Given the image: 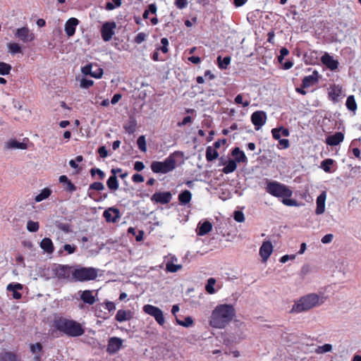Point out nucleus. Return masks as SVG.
<instances>
[{
  "mask_svg": "<svg viewBox=\"0 0 361 361\" xmlns=\"http://www.w3.org/2000/svg\"><path fill=\"white\" fill-rule=\"evenodd\" d=\"M235 315V310L232 305H219L212 312L209 324L213 328L224 329Z\"/></svg>",
  "mask_w": 361,
  "mask_h": 361,
  "instance_id": "1",
  "label": "nucleus"
},
{
  "mask_svg": "<svg viewBox=\"0 0 361 361\" xmlns=\"http://www.w3.org/2000/svg\"><path fill=\"white\" fill-rule=\"evenodd\" d=\"M267 192L277 198H282V203L286 206L296 207L298 205L295 200L290 199L293 191L288 186L279 182L267 180L265 188Z\"/></svg>",
  "mask_w": 361,
  "mask_h": 361,
  "instance_id": "2",
  "label": "nucleus"
},
{
  "mask_svg": "<svg viewBox=\"0 0 361 361\" xmlns=\"http://www.w3.org/2000/svg\"><path fill=\"white\" fill-rule=\"evenodd\" d=\"M327 297L324 295H304L295 302L290 312L299 313L307 311L324 302Z\"/></svg>",
  "mask_w": 361,
  "mask_h": 361,
  "instance_id": "3",
  "label": "nucleus"
},
{
  "mask_svg": "<svg viewBox=\"0 0 361 361\" xmlns=\"http://www.w3.org/2000/svg\"><path fill=\"white\" fill-rule=\"evenodd\" d=\"M173 153L166 157L163 161H154L152 162L150 168L154 173L166 174L176 168V160Z\"/></svg>",
  "mask_w": 361,
  "mask_h": 361,
  "instance_id": "4",
  "label": "nucleus"
},
{
  "mask_svg": "<svg viewBox=\"0 0 361 361\" xmlns=\"http://www.w3.org/2000/svg\"><path fill=\"white\" fill-rule=\"evenodd\" d=\"M97 275L98 270L93 267H79L71 271L72 279L75 281L94 280Z\"/></svg>",
  "mask_w": 361,
  "mask_h": 361,
  "instance_id": "5",
  "label": "nucleus"
},
{
  "mask_svg": "<svg viewBox=\"0 0 361 361\" xmlns=\"http://www.w3.org/2000/svg\"><path fill=\"white\" fill-rule=\"evenodd\" d=\"M72 324L73 320L60 317H55L52 323V326L66 335L71 336Z\"/></svg>",
  "mask_w": 361,
  "mask_h": 361,
  "instance_id": "6",
  "label": "nucleus"
},
{
  "mask_svg": "<svg viewBox=\"0 0 361 361\" xmlns=\"http://www.w3.org/2000/svg\"><path fill=\"white\" fill-rule=\"evenodd\" d=\"M143 311L153 317L159 325L162 326L165 323L163 312L159 307L151 305H145L143 307Z\"/></svg>",
  "mask_w": 361,
  "mask_h": 361,
  "instance_id": "7",
  "label": "nucleus"
},
{
  "mask_svg": "<svg viewBox=\"0 0 361 361\" xmlns=\"http://www.w3.org/2000/svg\"><path fill=\"white\" fill-rule=\"evenodd\" d=\"M51 271L58 279H68L73 270L69 265L54 264L51 267Z\"/></svg>",
  "mask_w": 361,
  "mask_h": 361,
  "instance_id": "8",
  "label": "nucleus"
},
{
  "mask_svg": "<svg viewBox=\"0 0 361 361\" xmlns=\"http://www.w3.org/2000/svg\"><path fill=\"white\" fill-rule=\"evenodd\" d=\"M267 114L263 111H256L251 115V121L256 130H259L267 121Z\"/></svg>",
  "mask_w": 361,
  "mask_h": 361,
  "instance_id": "9",
  "label": "nucleus"
},
{
  "mask_svg": "<svg viewBox=\"0 0 361 361\" xmlns=\"http://www.w3.org/2000/svg\"><path fill=\"white\" fill-rule=\"evenodd\" d=\"M116 23L114 22H106L101 28V35L104 42H109L114 35Z\"/></svg>",
  "mask_w": 361,
  "mask_h": 361,
  "instance_id": "10",
  "label": "nucleus"
},
{
  "mask_svg": "<svg viewBox=\"0 0 361 361\" xmlns=\"http://www.w3.org/2000/svg\"><path fill=\"white\" fill-rule=\"evenodd\" d=\"M103 216L108 223H116L121 218V213L118 209L109 207L103 213Z\"/></svg>",
  "mask_w": 361,
  "mask_h": 361,
  "instance_id": "11",
  "label": "nucleus"
},
{
  "mask_svg": "<svg viewBox=\"0 0 361 361\" xmlns=\"http://www.w3.org/2000/svg\"><path fill=\"white\" fill-rule=\"evenodd\" d=\"M172 195L170 192H157L151 197L152 202L160 203L162 204H168L171 202Z\"/></svg>",
  "mask_w": 361,
  "mask_h": 361,
  "instance_id": "12",
  "label": "nucleus"
},
{
  "mask_svg": "<svg viewBox=\"0 0 361 361\" xmlns=\"http://www.w3.org/2000/svg\"><path fill=\"white\" fill-rule=\"evenodd\" d=\"M123 340L118 337L109 338L107 345V352L110 354L116 353L122 346Z\"/></svg>",
  "mask_w": 361,
  "mask_h": 361,
  "instance_id": "13",
  "label": "nucleus"
},
{
  "mask_svg": "<svg viewBox=\"0 0 361 361\" xmlns=\"http://www.w3.org/2000/svg\"><path fill=\"white\" fill-rule=\"evenodd\" d=\"M273 251V246L270 241H265L259 248V255L263 262H267Z\"/></svg>",
  "mask_w": 361,
  "mask_h": 361,
  "instance_id": "14",
  "label": "nucleus"
},
{
  "mask_svg": "<svg viewBox=\"0 0 361 361\" xmlns=\"http://www.w3.org/2000/svg\"><path fill=\"white\" fill-rule=\"evenodd\" d=\"M319 81V73L317 71H314L312 75L305 76L302 80V87L303 88H308Z\"/></svg>",
  "mask_w": 361,
  "mask_h": 361,
  "instance_id": "15",
  "label": "nucleus"
},
{
  "mask_svg": "<svg viewBox=\"0 0 361 361\" xmlns=\"http://www.w3.org/2000/svg\"><path fill=\"white\" fill-rule=\"evenodd\" d=\"M80 21L75 18H69L65 24V32L68 37H72L75 32L76 26Z\"/></svg>",
  "mask_w": 361,
  "mask_h": 361,
  "instance_id": "16",
  "label": "nucleus"
},
{
  "mask_svg": "<svg viewBox=\"0 0 361 361\" xmlns=\"http://www.w3.org/2000/svg\"><path fill=\"white\" fill-rule=\"evenodd\" d=\"M344 135L341 132H337L334 135H329L326 139V143L330 146H336L343 141Z\"/></svg>",
  "mask_w": 361,
  "mask_h": 361,
  "instance_id": "17",
  "label": "nucleus"
},
{
  "mask_svg": "<svg viewBox=\"0 0 361 361\" xmlns=\"http://www.w3.org/2000/svg\"><path fill=\"white\" fill-rule=\"evenodd\" d=\"M28 27H23L18 28L16 32V37L23 41L24 42H30L33 39V36L29 34Z\"/></svg>",
  "mask_w": 361,
  "mask_h": 361,
  "instance_id": "18",
  "label": "nucleus"
},
{
  "mask_svg": "<svg viewBox=\"0 0 361 361\" xmlns=\"http://www.w3.org/2000/svg\"><path fill=\"white\" fill-rule=\"evenodd\" d=\"M326 192H322L317 198V208L315 210V213L317 214H322L325 211V201H326Z\"/></svg>",
  "mask_w": 361,
  "mask_h": 361,
  "instance_id": "19",
  "label": "nucleus"
},
{
  "mask_svg": "<svg viewBox=\"0 0 361 361\" xmlns=\"http://www.w3.org/2000/svg\"><path fill=\"white\" fill-rule=\"evenodd\" d=\"M232 156L235 157L234 160L237 163H247V158L245 156L243 151L240 150V149L238 147H235L231 152Z\"/></svg>",
  "mask_w": 361,
  "mask_h": 361,
  "instance_id": "20",
  "label": "nucleus"
},
{
  "mask_svg": "<svg viewBox=\"0 0 361 361\" xmlns=\"http://www.w3.org/2000/svg\"><path fill=\"white\" fill-rule=\"evenodd\" d=\"M322 63L326 66L330 70L334 71L338 68V62L334 60L332 56L325 54L322 58Z\"/></svg>",
  "mask_w": 361,
  "mask_h": 361,
  "instance_id": "21",
  "label": "nucleus"
},
{
  "mask_svg": "<svg viewBox=\"0 0 361 361\" xmlns=\"http://www.w3.org/2000/svg\"><path fill=\"white\" fill-rule=\"evenodd\" d=\"M41 248L48 254L54 252V247L51 240L49 238H44L40 243Z\"/></svg>",
  "mask_w": 361,
  "mask_h": 361,
  "instance_id": "22",
  "label": "nucleus"
},
{
  "mask_svg": "<svg viewBox=\"0 0 361 361\" xmlns=\"http://www.w3.org/2000/svg\"><path fill=\"white\" fill-rule=\"evenodd\" d=\"M0 361H21V359L12 352L5 351L0 353Z\"/></svg>",
  "mask_w": 361,
  "mask_h": 361,
  "instance_id": "23",
  "label": "nucleus"
},
{
  "mask_svg": "<svg viewBox=\"0 0 361 361\" xmlns=\"http://www.w3.org/2000/svg\"><path fill=\"white\" fill-rule=\"evenodd\" d=\"M178 199L180 204L186 205L191 201L192 193L190 191L185 190L178 195Z\"/></svg>",
  "mask_w": 361,
  "mask_h": 361,
  "instance_id": "24",
  "label": "nucleus"
},
{
  "mask_svg": "<svg viewBox=\"0 0 361 361\" xmlns=\"http://www.w3.org/2000/svg\"><path fill=\"white\" fill-rule=\"evenodd\" d=\"M212 229V224L209 221H206L203 224H199L197 234L201 236L205 235L210 232Z\"/></svg>",
  "mask_w": 361,
  "mask_h": 361,
  "instance_id": "25",
  "label": "nucleus"
},
{
  "mask_svg": "<svg viewBox=\"0 0 361 361\" xmlns=\"http://www.w3.org/2000/svg\"><path fill=\"white\" fill-rule=\"evenodd\" d=\"M71 336H79L85 333L84 328L82 324L73 320Z\"/></svg>",
  "mask_w": 361,
  "mask_h": 361,
  "instance_id": "26",
  "label": "nucleus"
},
{
  "mask_svg": "<svg viewBox=\"0 0 361 361\" xmlns=\"http://www.w3.org/2000/svg\"><path fill=\"white\" fill-rule=\"evenodd\" d=\"M237 169V162L234 159H229L227 164L223 168L222 172L228 174Z\"/></svg>",
  "mask_w": 361,
  "mask_h": 361,
  "instance_id": "27",
  "label": "nucleus"
},
{
  "mask_svg": "<svg viewBox=\"0 0 361 361\" xmlns=\"http://www.w3.org/2000/svg\"><path fill=\"white\" fill-rule=\"evenodd\" d=\"M130 317V312L123 310H119L116 314V319L119 322L129 320Z\"/></svg>",
  "mask_w": 361,
  "mask_h": 361,
  "instance_id": "28",
  "label": "nucleus"
},
{
  "mask_svg": "<svg viewBox=\"0 0 361 361\" xmlns=\"http://www.w3.org/2000/svg\"><path fill=\"white\" fill-rule=\"evenodd\" d=\"M6 147L9 149H25L27 148V145L24 142H20L15 140H11L6 143Z\"/></svg>",
  "mask_w": 361,
  "mask_h": 361,
  "instance_id": "29",
  "label": "nucleus"
},
{
  "mask_svg": "<svg viewBox=\"0 0 361 361\" xmlns=\"http://www.w3.org/2000/svg\"><path fill=\"white\" fill-rule=\"evenodd\" d=\"M219 156L218 152L216 149H213L211 146H209L206 149V159L208 161H212L216 159Z\"/></svg>",
  "mask_w": 361,
  "mask_h": 361,
  "instance_id": "30",
  "label": "nucleus"
},
{
  "mask_svg": "<svg viewBox=\"0 0 361 361\" xmlns=\"http://www.w3.org/2000/svg\"><path fill=\"white\" fill-rule=\"evenodd\" d=\"M51 190L48 188H45L43 190H42V191L40 192L39 194L36 195L35 200L37 202H39L45 199L48 198L51 195Z\"/></svg>",
  "mask_w": 361,
  "mask_h": 361,
  "instance_id": "31",
  "label": "nucleus"
},
{
  "mask_svg": "<svg viewBox=\"0 0 361 361\" xmlns=\"http://www.w3.org/2000/svg\"><path fill=\"white\" fill-rule=\"evenodd\" d=\"M107 187L111 190H116L118 188V181L116 176H110L106 181Z\"/></svg>",
  "mask_w": 361,
  "mask_h": 361,
  "instance_id": "32",
  "label": "nucleus"
},
{
  "mask_svg": "<svg viewBox=\"0 0 361 361\" xmlns=\"http://www.w3.org/2000/svg\"><path fill=\"white\" fill-rule=\"evenodd\" d=\"M345 105L348 109L350 111H355L357 109V104L353 95H350L348 97Z\"/></svg>",
  "mask_w": 361,
  "mask_h": 361,
  "instance_id": "33",
  "label": "nucleus"
},
{
  "mask_svg": "<svg viewBox=\"0 0 361 361\" xmlns=\"http://www.w3.org/2000/svg\"><path fill=\"white\" fill-rule=\"evenodd\" d=\"M217 61H218V66H219V68H221V69H226L227 68V66L231 63V57L230 56H225L221 60V56H219L218 58H217Z\"/></svg>",
  "mask_w": 361,
  "mask_h": 361,
  "instance_id": "34",
  "label": "nucleus"
},
{
  "mask_svg": "<svg viewBox=\"0 0 361 361\" xmlns=\"http://www.w3.org/2000/svg\"><path fill=\"white\" fill-rule=\"evenodd\" d=\"M161 46H157L156 49L157 51H161L164 54H166L169 52V40L166 37H163L161 39Z\"/></svg>",
  "mask_w": 361,
  "mask_h": 361,
  "instance_id": "35",
  "label": "nucleus"
},
{
  "mask_svg": "<svg viewBox=\"0 0 361 361\" xmlns=\"http://www.w3.org/2000/svg\"><path fill=\"white\" fill-rule=\"evenodd\" d=\"M137 123L135 120L130 121L124 126V129L128 134H133L136 130Z\"/></svg>",
  "mask_w": 361,
  "mask_h": 361,
  "instance_id": "36",
  "label": "nucleus"
},
{
  "mask_svg": "<svg viewBox=\"0 0 361 361\" xmlns=\"http://www.w3.org/2000/svg\"><path fill=\"white\" fill-rule=\"evenodd\" d=\"M11 66L5 62H0V75H8L11 71Z\"/></svg>",
  "mask_w": 361,
  "mask_h": 361,
  "instance_id": "37",
  "label": "nucleus"
},
{
  "mask_svg": "<svg viewBox=\"0 0 361 361\" xmlns=\"http://www.w3.org/2000/svg\"><path fill=\"white\" fill-rule=\"evenodd\" d=\"M216 283V279L214 278H209L207 280V283L205 286V290L207 293H214L215 292L214 285Z\"/></svg>",
  "mask_w": 361,
  "mask_h": 361,
  "instance_id": "38",
  "label": "nucleus"
},
{
  "mask_svg": "<svg viewBox=\"0 0 361 361\" xmlns=\"http://www.w3.org/2000/svg\"><path fill=\"white\" fill-rule=\"evenodd\" d=\"M176 320L177 324L185 327H189L193 324V320L192 317L189 316L185 317L184 321H182L176 317Z\"/></svg>",
  "mask_w": 361,
  "mask_h": 361,
  "instance_id": "39",
  "label": "nucleus"
},
{
  "mask_svg": "<svg viewBox=\"0 0 361 361\" xmlns=\"http://www.w3.org/2000/svg\"><path fill=\"white\" fill-rule=\"evenodd\" d=\"M138 148L143 152H147V145L145 135H140L137 140Z\"/></svg>",
  "mask_w": 361,
  "mask_h": 361,
  "instance_id": "40",
  "label": "nucleus"
},
{
  "mask_svg": "<svg viewBox=\"0 0 361 361\" xmlns=\"http://www.w3.org/2000/svg\"><path fill=\"white\" fill-rule=\"evenodd\" d=\"M334 161L331 159H324L322 162V168L323 169V170L326 172V173H329L331 172V166L334 164Z\"/></svg>",
  "mask_w": 361,
  "mask_h": 361,
  "instance_id": "41",
  "label": "nucleus"
},
{
  "mask_svg": "<svg viewBox=\"0 0 361 361\" xmlns=\"http://www.w3.org/2000/svg\"><path fill=\"white\" fill-rule=\"evenodd\" d=\"M234 102L236 104H240L243 107H247L250 105V101L248 99L244 100L243 96L241 94H238L234 99Z\"/></svg>",
  "mask_w": 361,
  "mask_h": 361,
  "instance_id": "42",
  "label": "nucleus"
},
{
  "mask_svg": "<svg viewBox=\"0 0 361 361\" xmlns=\"http://www.w3.org/2000/svg\"><path fill=\"white\" fill-rule=\"evenodd\" d=\"M332 345L331 344H324L322 346H318L315 350V353L317 354H323L331 351Z\"/></svg>",
  "mask_w": 361,
  "mask_h": 361,
  "instance_id": "43",
  "label": "nucleus"
},
{
  "mask_svg": "<svg viewBox=\"0 0 361 361\" xmlns=\"http://www.w3.org/2000/svg\"><path fill=\"white\" fill-rule=\"evenodd\" d=\"M6 289L8 291L12 292L13 293H18V290L23 289V285L18 283H9Z\"/></svg>",
  "mask_w": 361,
  "mask_h": 361,
  "instance_id": "44",
  "label": "nucleus"
},
{
  "mask_svg": "<svg viewBox=\"0 0 361 361\" xmlns=\"http://www.w3.org/2000/svg\"><path fill=\"white\" fill-rule=\"evenodd\" d=\"M39 225L37 221H33L32 220H29L27 223V229L30 232H37L39 230Z\"/></svg>",
  "mask_w": 361,
  "mask_h": 361,
  "instance_id": "45",
  "label": "nucleus"
},
{
  "mask_svg": "<svg viewBox=\"0 0 361 361\" xmlns=\"http://www.w3.org/2000/svg\"><path fill=\"white\" fill-rule=\"evenodd\" d=\"M8 48L9 51L13 54L21 52L20 46L18 44L15 43V42L9 43L8 44Z\"/></svg>",
  "mask_w": 361,
  "mask_h": 361,
  "instance_id": "46",
  "label": "nucleus"
},
{
  "mask_svg": "<svg viewBox=\"0 0 361 361\" xmlns=\"http://www.w3.org/2000/svg\"><path fill=\"white\" fill-rule=\"evenodd\" d=\"M80 299L85 303H87L89 305H92L95 302L96 298L93 295H80Z\"/></svg>",
  "mask_w": 361,
  "mask_h": 361,
  "instance_id": "47",
  "label": "nucleus"
},
{
  "mask_svg": "<svg viewBox=\"0 0 361 361\" xmlns=\"http://www.w3.org/2000/svg\"><path fill=\"white\" fill-rule=\"evenodd\" d=\"M341 94V88L338 86H334V88H332V90L329 92V96L334 100L339 97Z\"/></svg>",
  "mask_w": 361,
  "mask_h": 361,
  "instance_id": "48",
  "label": "nucleus"
},
{
  "mask_svg": "<svg viewBox=\"0 0 361 361\" xmlns=\"http://www.w3.org/2000/svg\"><path fill=\"white\" fill-rule=\"evenodd\" d=\"M180 267V265L174 264L172 262H167L166 265V271L171 273L176 272Z\"/></svg>",
  "mask_w": 361,
  "mask_h": 361,
  "instance_id": "49",
  "label": "nucleus"
},
{
  "mask_svg": "<svg viewBox=\"0 0 361 361\" xmlns=\"http://www.w3.org/2000/svg\"><path fill=\"white\" fill-rule=\"evenodd\" d=\"M104 189V185L101 182H94L93 183L90 184L89 187V190H94L97 191H102Z\"/></svg>",
  "mask_w": 361,
  "mask_h": 361,
  "instance_id": "50",
  "label": "nucleus"
},
{
  "mask_svg": "<svg viewBox=\"0 0 361 361\" xmlns=\"http://www.w3.org/2000/svg\"><path fill=\"white\" fill-rule=\"evenodd\" d=\"M147 35L145 32H139L134 38V42L136 44H141L147 39Z\"/></svg>",
  "mask_w": 361,
  "mask_h": 361,
  "instance_id": "51",
  "label": "nucleus"
},
{
  "mask_svg": "<svg viewBox=\"0 0 361 361\" xmlns=\"http://www.w3.org/2000/svg\"><path fill=\"white\" fill-rule=\"evenodd\" d=\"M93 84H94V81L92 80L82 78L80 80V87L82 88H85V89L89 88L91 86H92Z\"/></svg>",
  "mask_w": 361,
  "mask_h": 361,
  "instance_id": "52",
  "label": "nucleus"
},
{
  "mask_svg": "<svg viewBox=\"0 0 361 361\" xmlns=\"http://www.w3.org/2000/svg\"><path fill=\"white\" fill-rule=\"evenodd\" d=\"M56 226L59 229H60L66 233H68L71 231V229H70L71 226L68 224L56 222Z\"/></svg>",
  "mask_w": 361,
  "mask_h": 361,
  "instance_id": "53",
  "label": "nucleus"
},
{
  "mask_svg": "<svg viewBox=\"0 0 361 361\" xmlns=\"http://www.w3.org/2000/svg\"><path fill=\"white\" fill-rule=\"evenodd\" d=\"M290 147V142L287 139H281L279 140L278 148L280 149H287Z\"/></svg>",
  "mask_w": 361,
  "mask_h": 361,
  "instance_id": "54",
  "label": "nucleus"
},
{
  "mask_svg": "<svg viewBox=\"0 0 361 361\" xmlns=\"http://www.w3.org/2000/svg\"><path fill=\"white\" fill-rule=\"evenodd\" d=\"M90 173L92 176L97 173L100 180H103L105 177V173L99 169H92L90 170Z\"/></svg>",
  "mask_w": 361,
  "mask_h": 361,
  "instance_id": "55",
  "label": "nucleus"
},
{
  "mask_svg": "<svg viewBox=\"0 0 361 361\" xmlns=\"http://www.w3.org/2000/svg\"><path fill=\"white\" fill-rule=\"evenodd\" d=\"M42 350V346L39 343H37L35 344H32L30 345V350L34 354H38Z\"/></svg>",
  "mask_w": 361,
  "mask_h": 361,
  "instance_id": "56",
  "label": "nucleus"
},
{
  "mask_svg": "<svg viewBox=\"0 0 361 361\" xmlns=\"http://www.w3.org/2000/svg\"><path fill=\"white\" fill-rule=\"evenodd\" d=\"M234 219L239 223L243 222L245 221L244 214L240 211H236L234 212Z\"/></svg>",
  "mask_w": 361,
  "mask_h": 361,
  "instance_id": "57",
  "label": "nucleus"
},
{
  "mask_svg": "<svg viewBox=\"0 0 361 361\" xmlns=\"http://www.w3.org/2000/svg\"><path fill=\"white\" fill-rule=\"evenodd\" d=\"M63 250L67 252L68 254L71 255L75 252L76 247L74 245L65 244L63 245Z\"/></svg>",
  "mask_w": 361,
  "mask_h": 361,
  "instance_id": "58",
  "label": "nucleus"
},
{
  "mask_svg": "<svg viewBox=\"0 0 361 361\" xmlns=\"http://www.w3.org/2000/svg\"><path fill=\"white\" fill-rule=\"evenodd\" d=\"M175 6L179 8L183 9L185 8L188 6L187 0H175Z\"/></svg>",
  "mask_w": 361,
  "mask_h": 361,
  "instance_id": "59",
  "label": "nucleus"
},
{
  "mask_svg": "<svg viewBox=\"0 0 361 361\" xmlns=\"http://www.w3.org/2000/svg\"><path fill=\"white\" fill-rule=\"evenodd\" d=\"M271 134H272L274 139H275L276 140H281V130L279 129V128H273L271 130Z\"/></svg>",
  "mask_w": 361,
  "mask_h": 361,
  "instance_id": "60",
  "label": "nucleus"
},
{
  "mask_svg": "<svg viewBox=\"0 0 361 361\" xmlns=\"http://www.w3.org/2000/svg\"><path fill=\"white\" fill-rule=\"evenodd\" d=\"M92 64H87L84 67L82 68L81 71L82 73L85 75H90L92 76V74L93 73L92 71Z\"/></svg>",
  "mask_w": 361,
  "mask_h": 361,
  "instance_id": "61",
  "label": "nucleus"
},
{
  "mask_svg": "<svg viewBox=\"0 0 361 361\" xmlns=\"http://www.w3.org/2000/svg\"><path fill=\"white\" fill-rule=\"evenodd\" d=\"M132 180L134 183H142L145 179L144 177L140 174V173H135L132 176Z\"/></svg>",
  "mask_w": 361,
  "mask_h": 361,
  "instance_id": "62",
  "label": "nucleus"
},
{
  "mask_svg": "<svg viewBox=\"0 0 361 361\" xmlns=\"http://www.w3.org/2000/svg\"><path fill=\"white\" fill-rule=\"evenodd\" d=\"M76 189V186L71 180H68V182L66 183V187L65 188V190L67 192H73L75 191Z\"/></svg>",
  "mask_w": 361,
  "mask_h": 361,
  "instance_id": "63",
  "label": "nucleus"
},
{
  "mask_svg": "<svg viewBox=\"0 0 361 361\" xmlns=\"http://www.w3.org/2000/svg\"><path fill=\"white\" fill-rule=\"evenodd\" d=\"M98 154L102 158H106L108 156V151L104 146H102L98 149Z\"/></svg>",
  "mask_w": 361,
  "mask_h": 361,
  "instance_id": "64",
  "label": "nucleus"
}]
</instances>
